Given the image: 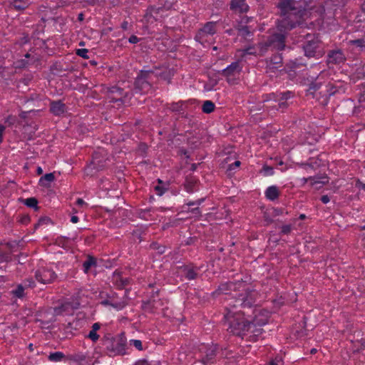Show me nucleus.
Listing matches in <instances>:
<instances>
[{
  "label": "nucleus",
  "instance_id": "nucleus-7",
  "mask_svg": "<svg viewBox=\"0 0 365 365\" xmlns=\"http://www.w3.org/2000/svg\"><path fill=\"white\" fill-rule=\"evenodd\" d=\"M303 38L305 40L302 46L304 55L308 58H321L324 51L318 36L315 34H306L303 36Z\"/></svg>",
  "mask_w": 365,
  "mask_h": 365
},
{
  "label": "nucleus",
  "instance_id": "nucleus-14",
  "mask_svg": "<svg viewBox=\"0 0 365 365\" xmlns=\"http://www.w3.org/2000/svg\"><path fill=\"white\" fill-rule=\"evenodd\" d=\"M36 279L41 284L53 283L57 278V274L51 269L41 268L35 272Z\"/></svg>",
  "mask_w": 365,
  "mask_h": 365
},
{
  "label": "nucleus",
  "instance_id": "nucleus-42",
  "mask_svg": "<svg viewBox=\"0 0 365 365\" xmlns=\"http://www.w3.org/2000/svg\"><path fill=\"white\" fill-rule=\"evenodd\" d=\"M359 108H365V84L362 85V91L359 98Z\"/></svg>",
  "mask_w": 365,
  "mask_h": 365
},
{
  "label": "nucleus",
  "instance_id": "nucleus-62",
  "mask_svg": "<svg viewBox=\"0 0 365 365\" xmlns=\"http://www.w3.org/2000/svg\"><path fill=\"white\" fill-rule=\"evenodd\" d=\"M240 165V162L239 160H236L235 163L230 164L229 165L228 170H231L235 169V168H237Z\"/></svg>",
  "mask_w": 365,
  "mask_h": 365
},
{
  "label": "nucleus",
  "instance_id": "nucleus-49",
  "mask_svg": "<svg viewBox=\"0 0 365 365\" xmlns=\"http://www.w3.org/2000/svg\"><path fill=\"white\" fill-rule=\"evenodd\" d=\"M88 53V50L86 48H79V49H77L76 51V53L78 56H79L85 59L89 58V57L87 55Z\"/></svg>",
  "mask_w": 365,
  "mask_h": 365
},
{
  "label": "nucleus",
  "instance_id": "nucleus-21",
  "mask_svg": "<svg viewBox=\"0 0 365 365\" xmlns=\"http://www.w3.org/2000/svg\"><path fill=\"white\" fill-rule=\"evenodd\" d=\"M230 9L235 12L243 14L249 10V6L245 0H232L230 3Z\"/></svg>",
  "mask_w": 365,
  "mask_h": 365
},
{
  "label": "nucleus",
  "instance_id": "nucleus-51",
  "mask_svg": "<svg viewBox=\"0 0 365 365\" xmlns=\"http://www.w3.org/2000/svg\"><path fill=\"white\" fill-rule=\"evenodd\" d=\"M265 175H272L274 173L272 167L264 165L262 170Z\"/></svg>",
  "mask_w": 365,
  "mask_h": 365
},
{
  "label": "nucleus",
  "instance_id": "nucleus-36",
  "mask_svg": "<svg viewBox=\"0 0 365 365\" xmlns=\"http://www.w3.org/2000/svg\"><path fill=\"white\" fill-rule=\"evenodd\" d=\"M202 32L207 34H214L216 33L215 23L213 21H209L206 23L201 30Z\"/></svg>",
  "mask_w": 365,
  "mask_h": 365
},
{
  "label": "nucleus",
  "instance_id": "nucleus-29",
  "mask_svg": "<svg viewBox=\"0 0 365 365\" xmlns=\"http://www.w3.org/2000/svg\"><path fill=\"white\" fill-rule=\"evenodd\" d=\"M127 292H128V290L126 289L125 292L124 297H123V299L120 301L115 300L114 295L112 296V307L113 308L120 310V309H123L128 304Z\"/></svg>",
  "mask_w": 365,
  "mask_h": 365
},
{
  "label": "nucleus",
  "instance_id": "nucleus-35",
  "mask_svg": "<svg viewBox=\"0 0 365 365\" xmlns=\"http://www.w3.org/2000/svg\"><path fill=\"white\" fill-rule=\"evenodd\" d=\"M21 202H24L25 205L29 207L34 208L35 210H38V200L36 197H29L27 199H20Z\"/></svg>",
  "mask_w": 365,
  "mask_h": 365
},
{
  "label": "nucleus",
  "instance_id": "nucleus-12",
  "mask_svg": "<svg viewBox=\"0 0 365 365\" xmlns=\"http://www.w3.org/2000/svg\"><path fill=\"white\" fill-rule=\"evenodd\" d=\"M285 31H282L271 35L265 42V46L277 51L283 50L285 48L286 36L282 32Z\"/></svg>",
  "mask_w": 365,
  "mask_h": 365
},
{
  "label": "nucleus",
  "instance_id": "nucleus-1",
  "mask_svg": "<svg viewBox=\"0 0 365 365\" xmlns=\"http://www.w3.org/2000/svg\"><path fill=\"white\" fill-rule=\"evenodd\" d=\"M232 292H235L236 294L228 299V307L245 309L255 305L258 295L257 292L247 287L245 282L242 280L221 283L212 294L213 296L221 294H230Z\"/></svg>",
  "mask_w": 365,
  "mask_h": 365
},
{
  "label": "nucleus",
  "instance_id": "nucleus-11",
  "mask_svg": "<svg viewBox=\"0 0 365 365\" xmlns=\"http://www.w3.org/2000/svg\"><path fill=\"white\" fill-rule=\"evenodd\" d=\"M242 68L240 67L238 61L232 62L227 68L222 69L219 73L226 78L227 83L230 85H235L237 83V76L240 73Z\"/></svg>",
  "mask_w": 365,
  "mask_h": 365
},
{
  "label": "nucleus",
  "instance_id": "nucleus-19",
  "mask_svg": "<svg viewBox=\"0 0 365 365\" xmlns=\"http://www.w3.org/2000/svg\"><path fill=\"white\" fill-rule=\"evenodd\" d=\"M219 347L217 344H212L207 347L205 351V355L202 357L201 361L203 364H207L208 363H213L214 359H215L217 354L218 352Z\"/></svg>",
  "mask_w": 365,
  "mask_h": 365
},
{
  "label": "nucleus",
  "instance_id": "nucleus-43",
  "mask_svg": "<svg viewBox=\"0 0 365 365\" xmlns=\"http://www.w3.org/2000/svg\"><path fill=\"white\" fill-rule=\"evenodd\" d=\"M14 295L18 298H21L24 294V288L22 285H18L17 288L12 291Z\"/></svg>",
  "mask_w": 365,
  "mask_h": 365
},
{
  "label": "nucleus",
  "instance_id": "nucleus-5",
  "mask_svg": "<svg viewBox=\"0 0 365 365\" xmlns=\"http://www.w3.org/2000/svg\"><path fill=\"white\" fill-rule=\"evenodd\" d=\"M345 91V85L342 82H329L312 97L324 106L327 105L331 96L336 93H344Z\"/></svg>",
  "mask_w": 365,
  "mask_h": 365
},
{
  "label": "nucleus",
  "instance_id": "nucleus-31",
  "mask_svg": "<svg viewBox=\"0 0 365 365\" xmlns=\"http://www.w3.org/2000/svg\"><path fill=\"white\" fill-rule=\"evenodd\" d=\"M55 180L54 174L52 173H46L43 176L41 177L39 180V184L43 187H48L51 182Z\"/></svg>",
  "mask_w": 365,
  "mask_h": 365
},
{
  "label": "nucleus",
  "instance_id": "nucleus-16",
  "mask_svg": "<svg viewBox=\"0 0 365 365\" xmlns=\"http://www.w3.org/2000/svg\"><path fill=\"white\" fill-rule=\"evenodd\" d=\"M106 166V159L101 156L99 153H94L92 157L91 165L88 166L86 170L95 169L96 170H102Z\"/></svg>",
  "mask_w": 365,
  "mask_h": 365
},
{
  "label": "nucleus",
  "instance_id": "nucleus-28",
  "mask_svg": "<svg viewBox=\"0 0 365 365\" xmlns=\"http://www.w3.org/2000/svg\"><path fill=\"white\" fill-rule=\"evenodd\" d=\"M197 180L192 176L187 177L184 182V187L189 193H192L195 190Z\"/></svg>",
  "mask_w": 365,
  "mask_h": 365
},
{
  "label": "nucleus",
  "instance_id": "nucleus-4",
  "mask_svg": "<svg viewBox=\"0 0 365 365\" xmlns=\"http://www.w3.org/2000/svg\"><path fill=\"white\" fill-rule=\"evenodd\" d=\"M102 342L110 355L125 354L127 339L125 333L123 332L115 337L110 334H108L102 338Z\"/></svg>",
  "mask_w": 365,
  "mask_h": 365
},
{
  "label": "nucleus",
  "instance_id": "nucleus-32",
  "mask_svg": "<svg viewBox=\"0 0 365 365\" xmlns=\"http://www.w3.org/2000/svg\"><path fill=\"white\" fill-rule=\"evenodd\" d=\"M174 73L173 71L171 69H166L165 71L161 72L160 73H155L153 76L158 77L160 76L162 79L167 81L168 83H170V80L172 77L173 76Z\"/></svg>",
  "mask_w": 365,
  "mask_h": 365
},
{
  "label": "nucleus",
  "instance_id": "nucleus-8",
  "mask_svg": "<svg viewBox=\"0 0 365 365\" xmlns=\"http://www.w3.org/2000/svg\"><path fill=\"white\" fill-rule=\"evenodd\" d=\"M153 70H141L135 78L134 91L136 93H146L152 88Z\"/></svg>",
  "mask_w": 365,
  "mask_h": 365
},
{
  "label": "nucleus",
  "instance_id": "nucleus-44",
  "mask_svg": "<svg viewBox=\"0 0 365 365\" xmlns=\"http://www.w3.org/2000/svg\"><path fill=\"white\" fill-rule=\"evenodd\" d=\"M243 55H256L257 50L255 46H250L242 50Z\"/></svg>",
  "mask_w": 365,
  "mask_h": 365
},
{
  "label": "nucleus",
  "instance_id": "nucleus-10",
  "mask_svg": "<svg viewBox=\"0 0 365 365\" xmlns=\"http://www.w3.org/2000/svg\"><path fill=\"white\" fill-rule=\"evenodd\" d=\"M108 98L110 102L125 103L127 99H130L133 95L129 91H125L123 88L117 86L108 88Z\"/></svg>",
  "mask_w": 365,
  "mask_h": 365
},
{
  "label": "nucleus",
  "instance_id": "nucleus-55",
  "mask_svg": "<svg viewBox=\"0 0 365 365\" xmlns=\"http://www.w3.org/2000/svg\"><path fill=\"white\" fill-rule=\"evenodd\" d=\"M48 221H50V219L48 217H42L38 220V222L35 225L34 228L36 229L39 225L47 223Z\"/></svg>",
  "mask_w": 365,
  "mask_h": 365
},
{
  "label": "nucleus",
  "instance_id": "nucleus-30",
  "mask_svg": "<svg viewBox=\"0 0 365 365\" xmlns=\"http://www.w3.org/2000/svg\"><path fill=\"white\" fill-rule=\"evenodd\" d=\"M71 71L68 66L63 67V65H61L60 63H55L51 66V71L53 73V74L56 76H62L63 74H62L64 71Z\"/></svg>",
  "mask_w": 365,
  "mask_h": 365
},
{
  "label": "nucleus",
  "instance_id": "nucleus-46",
  "mask_svg": "<svg viewBox=\"0 0 365 365\" xmlns=\"http://www.w3.org/2000/svg\"><path fill=\"white\" fill-rule=\"evenodd\" d=\"M302 326H303V329H301L300 331H298V330L296 331V335L299 337L304 336L307 335V329H305V326L307 324L306 317H303V320H302Z\"/></svg>",
  "mask_w": 365,
  "mask_h": 365
},
{
  "label": "nucleus",
  "instance_id": "nucleus-17",
  "mask_svg": "<svg viewBox=\"0 0 365 365\" xmlns=\"http://www.w3.org/2000/svg\"><path fill=\"white\" fill-rule=\"evenodd\" d=\"M186 103L182 101L178 102H173L167 104V109L175 114L180 115L182 118H187V114H185Z\"/></svg>",
  "mask_w": 365,
  "mask_h": 365
},
{
  "label": "nucleus",
  "instance_id": "nucleus-60",
  "mask_svg": "<svg viewBox=\"0 0 365 365\" xmlns=\"http://www.w3.org/2000/svg\"><path fill=\"white\" fill-rule=\"evenodd\" d=\"M283 213V210L279 208L273 209L272 215L276 217L282 215Z\"/></svg>",
  "mask_w": 365,
  "mask_h": 365
},
{
  "label": "nucleus",
  "instance_id": "nucleus-34",
  "mask_svg": "<svg viewBox=\"0 0 365 365\" xmlns=\"http://www.w3.org/2000/svg\"><path fill=\"white\" fill-rule=\"evenodd\" d=\"M92 266H96V259L94 257L88 256L86 260L83 263L84 272L88 273Z\"/></svg>",
  "mask_w": 365,
  "mask_h": 365
},
{
  "label": "nucleus",
  "instance_id": "nucleus-6",
  "mask_svg": "<svg viewBox=\"0 0 365 365\" xmlns=\"http://www.w3.org/2000/svg\"><path fill=\"white\" fill-rule=\"evenodd\" d=\"M294 93L289 91L286 92L271 93L264 96V102H274L273 105L269 106L277 110L284 112L289 106V101L294 97Z\"/></svg>",
  "mask_w": 365,
  "mask_h": 365
},
{
  "label": "nucleus",
  "instance_id": "nucleus-58",
  "mask_svg": "<svg viewBox=\"0 0 365 365\" xmlns=\"http://www.w3.org/2000/svg\"><path fill=\"white\" fill-rule=\"evenodd\" d=\"M17 68H24L28 65V61L25 59H21L17 62Z\"/></svg>",
  "mask_w": 365,
  "mask_h": 365
},
{
  "label": "nucleus",
  "instance_id": "nucleus-40",
  "mask_svg": "<svg viewBox=\"0 0 365 365\" xmlns=\"http://www.w3.org/2000/svg\"><path fill=\"white\" fill-rule=\"evenodd\" d=\"M148 146L145 143H140L138 146V152L140 155L145 157L147 155Z\"/></svg>",
  "mask_w": 365,
  "mask_h": 365
},
{
  "label": "nucleus",
  "instance_id": "nucleus-59",
  "mask_svg": "<svg viewBox=\"0 0 365 365\" xmlns=\"http://www.w3.org/2000/svg\"><path fill=\"white\" fill-rule=\"evenodd\" d=\"M281 361V357H276L274 359L271 360L267 365H278V363Z\"/></svg>",
  "mask_w": 365,
  "mask_h": 365
},
{
  "label": "nucleus",
  "instance_id": "nucleus-13",
  "mask_svg": "<svg viewBox=\"0 0 365 365\" xmlns=\"http://www.w3.org/2000/svg\"><path fill=\"white\" fill-rule=\"evenodd\" d=\"M346 60V56L341 49L336 48L329 50L327 56V65L329 68L334 65L344 63Z\"/></svg>",
  "mask_w": 365,
  "mask_h": 365
},
{
  "label": "nucleus",
  "instance_id": "nucleus-23",
  "mask_svg": "<svg viewBox=\"0 0 365 365\" xmlns=\"http://www.w3.org/2000/svg\"><path fill=\"white\" fill-rule=\"evenodd\" d=\"M282 56L279 53L273 54L269 62L267 61V68L270 71L278 69L282 66Z\"/></svg>",
  "mask_w": 365,
  "mask_h": 365
},
{
  "label": "nucleus",
  "instance_id": "nucleus-39",
  "mask_svg": "<svg viewBox=\"0 0 365 365\" xmlns=\"http://www.w3.org/2000/svg\"><path fill=\"white\" fill-rule=\"evenodd\" d=\"M303 64L300 62H298V61L296 59L295 61H289L285 65L284 70H286L287 72L289 71H294V70L297 68H299L300 66H302Z\"/></svg>",
  "mask_w": 365,
  "mask_h": 365
},
{
  "label": "nucleus",
  "instance_id": "nucleus-50",
  "mask_svg": "<svg viewBox=\"0 0 365 365\" xmlns=\"http://www.w3.org/2000/svg\"><path fill=\"white\" fill-rule=\"evenodd\" d=\"M87 337L89 338L93 342H96L99 339V335L97 334V331L91 329Z\"/></svg>",
  "mask_w": 365,
  "mask_h": 365
},
{
  "label": "nucleus",
  "instance_id": "nucleus-9",
  "mask_svg": "<svg viewBox=\"0 0 365 365\" xmlns=\"http://www.w3.org/2000/svg\"><path fill=\"white\" fill-rule=\"evenodd\" d=\"M302 83L308 86L307 90V95H312V96L317 93L324 86L319 78V74L311 75L306 73L303 78Z\"/></svg>",
  "mask_w": 365,
  "mask_h": 365
},
{
  "label": "nucleus",
  "instance_id": "nucleus-33",
  "mask_svg": "<svg viewBox=\"0 0 365 365\" xmlns=\"http://www.w3.org/2000/svg\"><path fill=\"white\" fill-rule=\"evenodd\" d=\"M29 0H9V2L16 10H24L27 7Z\"/></svg>",
  "mask_w": 365,
  "mask_h": 365
},
{
  "label": "nucleus",
  "instance_id": "nucleus-15",
  "mask_svg": "<svg viewBox=\"0 0 365 365\" xmlns=\"http://www.w3.org/2000/svg\"><path fill=\"white\" fill-rule=\"evenodd\" d=\"M163 302L160 299H148L142 302L141 308L145 312L155 313L160 307L163 306Z\"/></svg>",
  "mask_w": 365,
  "mask_h": 365
},
{
  "label": "nucleus",
  "instance_id": "nucleus-47",
  "mask_svg": "<svg viewBox=\"0 0 365 365\" xmlns=\"http://www.w3.org/2000/svg\"><path fill=\"white\" fill-rule=\"evenodd\" d=\"M71 359L76 362H82L86 360V356L83 354H76L71 356Z\"/></svg>",
  "mask_w": 365,
  "mask_h": 365
},
{
  "label": "nucleus",
  "instance_id": "nucleus-54",
  "mask_svg": "<svg viewBox=\"0 0 365 365\" xmlns=\"http://www.w3.org/2000/svg\"><path fill=\"white\" fill-rule=\"evenodd\" d=\"M31 220L30 216L29 215H25L21 217L19 222L21 224L26 225L28 224Z\"/></svg>",
  "mask_w": 365,
  "mask_h": 365
},
{
  "label": "nucleus",
  "instance_id": "nucleus-20",
  "mask_svg": "<svg viewBox=\"0 0 365 365\" xmlns=\"http://www.w3.org/2000/svg\"><path fill=\"white\" fill-rule=\"evenodd\" d=\"M49 111L56 116H60L66 112V106L61 101H53L50 103Z\"/></svg>",
  "mask_w": 365,
  "mask_h": 365
},
{
  "label": "nucleus",
  "instance_id": "nucleus-25",
  "mask_svg": "<svg viewBox=\"0 0 365 365\" xmlns=\"http://www.w3.org/2000/svg\"><path fill=\"white\" fill-rule=\"evenodd\" d=\"M304 182H307L308 180H311V185L312 186L317 185V184H321V185H325L329 182V178L327 176H314V177H309L307 178H304L302 179Z\"/></svg>",
  "mask_w": 365,
  "mask_h": 365
},
{
  "label": "nucleus",
  "instance_id": "nucleus-37",
  "mask_svg": "<svg viewBox=\"0 0 365 365\" xmlns=\"http://www.w3.org/2000/svg\"><path fill=\"white\" fill-rule=\"evenodd\" d=\"M215 108V103L211 101H205L202 106V112L205 113H211Z\"/></svg>",
  "mask_w": 365,
  "mask_h": 365
},
{
  "label": "nucleus",
  "instance_id": "nucleus-56",
  "mask_svg": "<svg viewBox=\"0 0 365 365\" xmlns=\"http://www.w3.org/2000/svg\"><path fill=\"white\" fill-rule=\"evenodd\" d=\"M25 285L29 287H34L36 286L35 282L32 278H29L25 280Z\"/></svg>",
  "mask_w": 365,
  "mask_h": 365
},
{
  "label": "nucleus",
  "instance_id": "nucleus-45",
  "mask_svg": "<svg viewBox=\"0 0 365 365\" xmlns=\"http://www.w3.org/2000/svg\"><path fill=\"white\" fill-rule=\"evenodd\" d=\"M150 247L153 249V250H156L158 251V253L159 254H163L165 251V246H163V245H160L157 242H153L150 245Z\"/></svg>",
  "mask_w": 365,
  "mask_h": 365
},
{
  "label": "nucleus",
  "instance_id": "nucleus-3",
  "mask_svg": "<svg viewBox=\"0 0 365 365\" xmlns=\"http://www.w3.org/2000/svg\"><path fill=\"white\" fill-rule=\"evenodd\" d=\"M297 4L294 0H279L277 7L283 17L278 23L279 31L292 30L300 23L305 9L297 6Z\"/></svg>",
  "mask_w": 365,
  "mask_h": 365
},
{
  "label": "nucleus",
  "instance_id": "nucleus-38",
  "mask_svg": "<svg viewBox=\"0 0 365 365\" xmlns=\"http://www.w3.org/2000/svg\"><path fill=\"white\" fill-rule=\"evenodd\" d=\"M65 358V354L61 351L50 353V354L48 356V360L51 361H61Z\"/></svg>",
  "mask_w": 365,
  "mask_h": 365
},
{
  "label": "nucleus",
  "instance_id": "nucleus-26",
  "mask_svg": "<svg viewBox=\"0 0 365 365\" xmlns=\"http://www.w3.org/2000/svg\"><path fill=\"white\" fill-rule=\"evenodd\" d=\"M158 185L155 186V190L156 194L159 196H162L170 187V182L168 181L164 182L160 179H158Z\"/></svg>",
  "mask_w": 365,
  "mask_h": 365
},
{
  "label": "nucleus",
  "instance_id": "nucleus-24",
  "mask_svg": "<svg viewBox=\"0 0 365 365\" xmlns=\"http://www.w3.org/2000/svg\"><path fill=\"white\" fill-rule=\"evenodd\" d=\"M279 196V190L275 185L269 186L265 191V197L267 199L274 201L277 200Z\"/></svg>",
  "mask_w": 365,
  "mask_h": 365
},
{
  "label": "nucleus",
  "instance_id": "nucleus-53",
  "mask_svg": "<svg viewBox=\"0 0 365 365\" xmlns=\"http://www.w3.org/2000/svg\"><path fill=\"white\" fill-rule=\"evenodd\" d=\"M187 211L189 212H191L192 214L195 215V216L200 217L202 215V212H201L199 207H196L192 208V209L188 208Z\"/></svg>",
  "mask_w": 365,
  "mask_h": 365
},
{
  "label": "nucleus",
  "instance_id": "nucleus-27",
  "mask_svg": "<svg viewBox=\"0 0 365 365\" xmlns=\"http://www.w3.org/2000/svg\"><path fill=\"white\" fill-rule=\"evenodd\" d=\"M350 46H353L356 48L359 51H363L365 50V36L361 38L350 40L348 42Z\"/></svg>",
  "mask_w": 365,
  "mask_h": 365
},
{
  "label": "nucleus",
  "instance_id": "nucleus-48",
  "mask_svg": "<svg viewBox=\"0 0 365 365\" xmlns=\"http://www.w3.org/2000/svg\"><path fill=\"white\" fill-rule=\"evenodd\" d=\"M130 345H133L138 350L142 351L143 349L142 341L138 339H132L130 341Z\"/></svg>",
  "mask_w": 365,
  "mask_h": 365
},
{
  "label": "nucleus",
  "instance_id": "nucleus-57",
  "mask_svg": "<svg viewBox=\"0 0 365 365\" xmlns=\"http://www.w3.org/2000/svg\"><path fill=\"white\" fill-rule=\"evenodd\" d=\"M197 240V237H188L185 241V245H193L195 244V241Z\"/></svg>",
  "mask_w": 365,
  "mask_h": 365
},
{
  "label": "nucleus",
  "instance_id": "nucleus-61",
  "mask_svg": "<svg viewBox=\"0 0 365 365\" xmlns=\"http://www.w3.org/2000/svg\"><path fill=\"white\" fill-rule=\"evenodd\" d=\"M128 41L130 43H137L139 41V38L135 35H131L128 39Z\"/></svg>",
  "mask_w": 365,
  "mask_h": 365
},
{
  "label": "nucleus",
  "instance_id": "nucleus-22",
  "mask_svg": "<svg viewBox=\"0 0 365 365\" xmlns=\"http://www.w3.org/2000/svg\"><path fill=\"white\" fill-rule=\"evenodd\" d=\"M250 20V18L247 16L242 17L241 21L238 24L237 26L236 27L239 35H240L245 38H247V37L252 35V32L250 31L249 26L246 25H242L243 23L247 24Z\"/></svg>",
  "mask_w": 365,
  "mask_h": 365
},
{
  "label": "nucleus",
  "instance_id": "nucleus-64",
  "mask_svg": "<svg viewBox=\"0 0 365 365\" xmlns=\"http://www.w3.org/2000/svg\"><path fill=\"white\" fill-rule=\"evenodd\" d=\"M133 365H150L146 359H141L136 361Z\"/></svg>",
  "mask_w": 365,
  "mask_h": 365
},
{
  "label": "nucleus",
  "instance_id": "nucleus-41",
  "mask_svg": "<svg viewBox=\"0 0 365 365\" xmlns=\"http://www.w3.org/2000/svg\"><path fill=\"white\" fill-rule=\"evenodd\" d=\"M115 284L118 288L120 289H124L128 284H130V279L120 277L119 279H116Z\"/></svg>",
  "mask_w": 365,
  "mask_h": 365
},
{
  "label": "nucleus",
  "instance_id": "nucleus-2",
  "mask_svg": "<svg viewBox=\"0 0 365 365\" xmlns=\"http://www.w3.org/2000/svg\"><path fill=\"white\" fill-rule=\"evenodd\" d=\"M235 308L227 307L225 318L228 324L227 330L233 334L242 336L249 331L251 325L262 326L267 323V319H258L257 315L253 320L250 321L245 318V312L242 310H235Z\"/></svg>",
  "mask_w": 365,
  "mask_h": 365
},
{
  "label": "nucleus",
  "instance_id": "nucleus-18",
  "mask_svg": "<svg viewBox=\"0 0 365 365\" xmlns=\"http://www.w3.org/2000/svg\"><path fill=\"white\" fill-rule=\"evenodd\" d=\"M183 276L187 280H193L197 279L198 277L199 267L194 266L193 264H187L180 267Z\"/></svg>",
  "mask_w": 365,
  "mask_h": 365
},
{
  "label": "nucleus",
  "instance_id": "nucleus-63",
  "mask_svg": "<svg viewBox=\"0 0 365 365\" xmlns=\"http://www.w3.org/2000/svg\"><path fill=\"white\" fill-rule=\"evenodd\" d=\"M356 187L359 189L363 190L365 191V183L361 182L359 180H358L356 182Z\"/></svg>",
  "mask_w": 365,
  "mask_h": 365
},
{
  "label": "nucleus",
  "instance_id": "nucleus-52",
  "mask_svg": "<svg viewBox=\"0 0 365 365\" xmlns=\"http://www.w3.org/2000/svg\"><path fill=\"white\" fill-rule=\"evenodd\" d=\"M292 231V226L290 225H285L281 227V233L283 235H289Z\"/></svg>",
  "mask_w": 365,
  "mask_h": 365
}]
</instances>
